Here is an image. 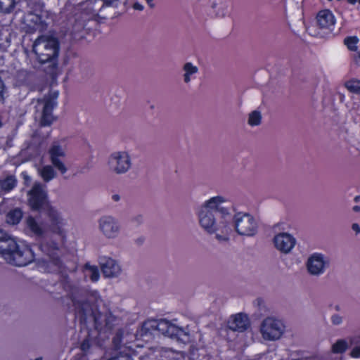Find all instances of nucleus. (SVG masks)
Wrapping results in <instances>:
<instances>
[{
	"label": "nucleus",
	"mask_w": 360,
	"mask_h": 360,
	"mask_svg": "<svg viewBox=\"0 0 360 360\" xmlns=\"http://www.w3.org/2000/svg\"><path fill=\"white\" fill-rule=\"evenodd\" d=\"M63 288L81 319L93 317L96 327L100 330H111L118 324V319L104 304L97 290L82 288L70 278H65Z\"/></svg>",
	"instance_id": "obj_1"
},
{
	"label": "nucleus",
	"mask_w": 360,
	"mask_h": 360,
	"mask_svg": "<svg viewBox=\"0 0 360 360\" xmlns=\"http://www.w3.org/2000/svg\"><path fill=\"white\" fill-rule=\"evenodd\" d=\"M233 203L223 195L211 197L199 207L198 219L200 226L208 234H215L218 240H228L232 229L230 224Z\"/></svg>",
	"instance_id": "obj_2"
},
{
	"label": "nucleus",
	"mask_w": 360,
	"mask_h": 360,
	"mask_svg": "<svg viewBox=\"0 0 360 360\" xmlns=\"http://www.w3.org/2000/svg\"><path fill=\"white\" fill-rule=\"evenodd\" d=\"M0 254L8 263L18 266H26L34 258L30 248H20L15 240L2 230H0Z\"/></svg>",
	"instance_id": "obj_3"
},
{
	"label": "nucleus",
	"mask_w": 360,
	"mask_h": 360,
	"mask_svg": "<svg viewBox=\"0 0 360 360\" xmlns=\"http://www.w3.org/2000/svg\"><path fill=\"white\" fill-rule=\"evenodd\" d=\"M33 51L37 56L40 63H49L50 74H53L57 63L56 58L58 56L59 42L58 39L52 35H41L33 44Z\"/></svg>",
	"instance_id": "obj_4"
},
{
	"label": "nucleus",
	"mask_w": 360,
	"mask_h": 360,
	"mask_svg": "<svg viewBox=\"0 0 360 360\" xmlns=\"http://www.w3.org/2000/svg\"><path fill=\"white\" fill-rule=\"evenodd\" d=\"M150 328L157 330L164 335L177 340L184 342L189 339V331L187 327H179L166 319H161L158 321L152 320L145 322L141 330L147 333Z\"/></svg>",
	"instance_id": "obj_5"
},
{
	"label": "nucleus",
	"mask_w": 360,
	"mask_h": 360,
	"mask_svg": "<svg viewBox=\"0 0 360 360\" xmlns=\"http://www.w3.org/2000/svg\"><path fill=\"white\" fill-rule=\"evenodd\" d=\"M132 158L127 150H117L110 154L107 165L110 172L122 175L127 174L132 167Z\"/></svg>",
	"instance_id": "obj_6"
},
{
	"label": "nucleus",
	"mask_w": 360,
	"mask_h": 360,
	"mask_svg": "<svg viewBox=\"0 0 360 360\" xmlns=\"http://www.w3.org/2000/svg\"><path fill=\"white\" fill-rule=\"evenodd\" d=\"M233 226L241 236L252 237L258 232V223L249 213L238 212L233 217Z\"/></svg>",
	"instance_id": "obj_7"
},
{
	"label": "nucleus",
	"mask_w": 360,
	"mask_h": 360,
	"mask_svg": "<svg viewBox=\"0 0 360 360\" xmlns=\"http://www.w3.org/2000/svg\"><path fill=\"white\" fill-rule=\"evenodd\" d=\"M27 202L30 207L34 211L45 210L50 206L46 186L35 182L27 193Z\"/></svg>",
	"instance_id": "obj_8"
},
{
	"label": "nucleus",
	"mask_w": 360,
	"mask_h": 360,
	"mask_svg": "<svg viewBox=\"0 0 360 360\" xmlns=\"http://www.w3.org/2000/svg\"><path fill=\"white\" fill-rule=\"evenodd\" d=\"M284 332L283 323L274 317L264 319L260 325V333L265 340H277L281 338Z\"/></svg>",
	"instance_id": "obj_9"
},
{
	"label": "nucleus",
	"mask_w": 360,
	"mask_h": 360,
	"mask_svg": "<svg viewBox=\"0 0 360 360\" xmlns=\"http://www.w3.org/2000/svg\"><path fill=\"white\" fill-rule=\"evenodd\" d=\"M330 265V258L319 252H315L309 255L305 262L307 273L315 277H319L325 274Z\"/></svg>",
	"instance_id": "obj_10"
},
{
	"label": "nucleus",
	"mask_w": 360,
	"mask_h": 360,
	"mask_svg": "<svg viewBox=\"0 0 360 360\" xmlns=\"http://www.w3.org/2000/svg\"><path fill=\"white\" fill-rule=\"evenodd\" d=\"M58 97L57 91L51 92L42 100L37 101L36 108L37 110H41V124L42 126H49L52 123L53 120L52 110L57 105Z\"/></svg>",
	"instance_id": "obj_11"
},
{
	"label": "nucleus",
	"mask_w": 360,
	"mask_h": 360,
	"mask_svg": "<svg viewBox=\"0 0 360 360\" xmlns=\"http://www.w3.org/2000/svg\"><path fill=\"white\" fill-rule=\"evenodd\" d=\"M98 229L105 238L112 240L119 237L122 226L116 217L108 214L98 219Z\"/></svg>",
	"instance_id": "obj_12"
},
{
	"label": "nucleus",
	"mask_w": 360,
	"mask_h": 360,
	"mask_svg": "<svg viewBox=\"0 0 360 360\" xmlns=\"http://www.w3.org/2000/svg\"><path fill=\"white\" fill-rule=\"evenodd\" d=\"M49 159L53 166L59 171L61 174L67 172L68 168L64 163L66 157L65 146L59 142L54 141L49 149Z\"/></svg>",
	"instance_id": "obj_13"
},
{
	"label": "nucleus",
	"mask_w": 360,
	"mask_h": 360,
	"mask_svg": "<svg viewBox=\"0 0 360 360\" xmlns=\"http://www.w3.org/2000/svg\"><path fill=\"white\" fill-rule=\"evenodd\" d=\"M272 242L274 248L281 253L288 255L297 244L295 237L288 232H280L274 235Z\"/></svg>",
	"instance_id": "obj_14"
},
{
	"label": "nucleus",
	"mask_w": 360,
	"mask_h": 360,
	"mask_svg": "<svg viewBox=\"0 0 360 360\" xmlns=\"http://www.w3.org/2000/svg\"><path fill=\"white\" fill-rule=\"evenodd\" d=\"M45 210L49 219L48 223H45L48 231L54 233L61 234L63 227L65 224V221L61 214L52 205L48 206Z\"/></svg>",
	"instance_id": "obj_15"
},
{
	"label": "nucleus",
	"mask_w": 360,
	"mask_h": 360,
	"mask_svg": "<svg viewBox=\"0 0 360 360\" xmlns=\"http://www.w3.org/2000/svg\"><path fill=\"white\" fill-rule=\"evenodd\" d=\"M25 232L36 239L44 238L48 229L44 222L38 221L32 216H28L25 221Z\"/></svg>",
	"instance_id": "obj_16"
},
{
	"label": "nucleus",
	"mask_w": 360,
	"mask_h": 360,
	"mask_svg": "<svg viewBox=\"0 0 360 360\" xmlns=\"http://www.w3.org/2000/svg\"><path fill=\"white\" fill-rule=\"evenodd\" d=\"M101 269L105 278H116L122 272L120 264L110 257L103 258L100 262Z\"/></svg>",
	"instance_id": "obj_17"
},
{
	"label": "nucleus",
	"mask_w": 360,
	"mask_h": 360,
	"mask_svg": "<svg viewBox=\"0 0 360 360\" xmlns=\"http://www.w3.org/2000/svg\"><path fill=\"white\" fill-rule=\"evenodd\" d=\"M39 249L44 253H46L50 258V262L53 264L58 269L62 268V262L56 253L58 250V244L56 242H51L49 243L46 241H42L39 245Z\"/></svg>",
	"instance_id": "obj_18"
},
{
	"label": "nucleus",
	"mask_w": 360,
	"mask_h": 360,
	"mask_svg": "<svg viewBox=\"0 0 360 360\" xmlns=\"http://www.w3.org/2000/svg\"><path fill=\"white\" fill-rule=\"evenodd\" d=\"M249 326L248 317L242 313L231 316L228 321V327L233 331L243 332Z\"/></svg>",
	"instance_id": "obj_19"
},
{
	"label": "nucleus",
	"mask_w": 360,
	"mask_h": 360,
	"mask_svg": "<svg viewBox=\"0 0 360 360\" xmlns=\"http://www.w3.org/2000/svg\"><path fill=\"white\" fill-rule=\"evenodd\" d=\"M46 18L47 15L43 12H41L40 14L30 13L27 15L26 20L30 22V26L33 30L43 32L46 30L48 26Z\"/></svg>",
	"instance_id": "obj_20"
},
{
	"label": "nucleus",
	"mask_w": 360,
	"mask_h": 360,
	"mask_svg": "<svg viewBox=\"0 0 360 360\" xmlns=\"http://www.w3.org/2000/svg\"><path fill=\"white\" fill-rule=\"evenodd\" d=\"M35 82L34 73L25 70H18L15 75V85L32 88Z\"/></svg>",
	"instance_id": "obj_21"
},
{
	"label": "nucleus",
	"mask_w": 360,
	"mask_h": 360,
	"mask_svg": "<svg viewBox=\"0 0 360 360\" xmlns=\"http://www.w3.org/2000/svg\"><path fill=\"white\" fill-rule=\"evenodd\" d=\"M316 21L319 28L330 30L335 25V20L329 10H323L317 14Z\"/></svg>",
	"instance_id": "obj_22"
},
{
	"label": "nucleus",
	"mask_w": 360,
	"mask_h": 360,
	"mask_svg": "<svg viewBox=\"0 0 360 360\" xmlns=\"http://www.w3.org/2000/svg\"><path fill=\"white\" fill-rule=\"evenodd\" d=\"M133 335L128 332L120 329L117 331L112 339V344L115 349H120L122 346L127 345L132 338Z\"/></svg>",
	"instance_id": "obj_23"
},
{
	"label": "nucleus",
	"mask_w": 360,
	"mask_h": 360,
	"mask_svg": "<svg viewBox=\"0 0 360 360\" xmlns=\"http://www.w3.org/2000/svg\"><path fill=\"white\" fill-rule=\"evenodd\" d=\"M183 80L185 84H189L192 77L198 72V68L191 62H187L182 67Z\"/></svg>",
	"instance_id": "obj_24"
},
{
	"label": "nucleus",
	"mask_w": 360,
	"mask_h": 360,
	"mask_svg": "<svg viewBox=\"0 0 360 360\" xmlns=\"http://www.w3.org/2000/svg\"><path fill=\"white\" fill-rule=\"evenodd\" d=\"M39 174L45 182H49L56 177L57 173L54 170L53 166L46 165L42 167L39 170Z\"/></svg>",
	"instance_id": "obj_25"
},
{
	"label": "nucleus",
	"mask_w": 360,
	"mask_h": 360,
	"mask_svg": "<svg viewBox=\"0 0 360 360\" xmlns=\"http://www.w3.org/2000/svg\"><path fill=\"white\" fill-rule=\"evenodd\" d=\"M85 276H89L91 281L96 282L100 278L98 268L95 265H91L86 263L84 266Z\"/></svg>",
	"instance_id": "obj_26"
},
{
	"label": "nucleus",
	"mask_w": 360,
	"mask_h": 360,
	"mask_svg": "<svg viewBox=\"0 0 360 360\" xmlns=\"http://www.w3.org/2000/svg\"><path fill=\"white\" fill-rule=\"evenodd\" d=\"M16 179L13 176H8L4 179H0V191L8 192L16 185Z\"/></svg>",
	"instance_id": "obj_27"
},
{
	"label": "nucleus",
	"mask_w": 360,
	"mask_h": 360,
	"mask_svg": "<svg viewBox=\"0 0 360 360\" xmlns=\"http://www.w3.org/2000/svg\"><path fill=\"white\" fill-rule=\"evenodd\" d=\"M22 217V212L19 208L11 210L6 215V222L15 225L18 224Z\"/></svg>",
	"instance_id": "obj_28"
},
{
	"label": "nucleus",
	"mask_w": 360,
	"mask_h": 360,
	"mask_svg": "<svg viewBox=\"0 0 360 360\" xmlns=\"http://www.w3.org/2000/svg\"><path fill=\"white\" fill-rule=\"evenodd\" d=\"M262 113L259 110H253L248 114V124L251 127H257L262 123Z\"/></svg>",
	"instance_id": "obj_29"
},
{
	"label": "nucleus",
	"mask_w": 360,
	"mask_h": 360,
	"mask_svg": "<svg viewBox=\"0 0 360 360\" xmlns=\"http://www.w3.org/2000/svg\"><path fill=\"white\" fill-rule=\"evenodd\" d=\"M349 342L351 345L354 346L350 352L349 355L352 358H360V345H358V344L360 343V335L350 338Z\"/></svg>",
	"instance_id": "obj_30"
},
{
	"label": "nucleus",
	"mask_w": 360,
	"mask_h": 360,
	"mask_svg": "<svg viewBox=\"0 0 360 360\" xmlns=\"http://www.w3.org/2000/svg\"><path fill=\"white\" fill-rule=\"evenodd\" d=\"M348 347V344L345 340H338L332 345L331 350L335 354H342L345 352Z\"/></svg>",
	"instance_id": "obj_31"
},
{
	"label": "nucleus",
	"mask_w": 360,
	"mask_h": 360,
	"mask_svg": "<svg viewBox=\"0 0 360 360\" xmlns=\"http://www.w3.org/2000/svg\"><path fill=\"white\" fill-rule=\"evenodd\" d=\"M345 86L352 93L360 94V80H349L345 83Z\"/></svg>",
	"instance_id": "obj_32"
},
{
	"label": "nucleus",
	"mask_w": 360,
	"mask_h": 360,
	"mask_svg": "<svg viewBox=\"0 0 360 360\" xmlns=\"http://www.w3.org/2000/svg\"><path fill=\"white\" fill-rule=\"evenodd\" d=\"M212 8H217L215 13L216 15L219 18H224L229 15L227 6L223 4H219L217 5L214 4L212 5Z\"/></svg>",
	"instance_id": "obj_33"
},
{
	"label": "nucleus",
	"mask_w": 360,
	"mask_h": 360,
	"mask_svg": "<svg viewBox=\"0 0 360 360\" xmlns=\"http://www.w3.org/2000/svg\"><path fill=\"white\" fill-rule=\"evenodd\" d=\"M359 41V39L356 37H346L344 40L345 44L347 46V48L350 51H356L357 46L356 44Z\"/></svg>",
	"instance_id": "obj_34"
},
{
	"label": "nucleus",
	"mask_w": 360,
	"mask_h": 360,
	"mask_svg": "<svg viewBox=\"0 0 360 360\" xmlns=\"http://www.w3.org/2000/svg\"><path fill=\"white\" fill-rule=\"evenodd\" d=\"M14 0H0V11L2 10L5 12H10L14 7Z\"/></svg>",
	"instance_id": "obj_35"
},
{
	"label": "nucleus",
	"mask_w": 360,
	"mask_h": 360,
	"mask_svg": "<svg viewBox=\"0 0 360 360\" xmlns=\"http://www.w3.org/2000/svg\"><path fill=\"white\" fill-rule=\"evenodd\" d=\"M330 322L333 326H340L343 323V317L338 314H333L330 316Z\"/></svg>",
	"instance_id": "obj_36"
},
{
	"label": "nucleus",
	"mask_w": 360,
	"mask_h": 360,
	"mask_svg": "<svg viewBox=\"0 0 360 360\" xmlns=\"http://www.w3.org/2000/svg\"><path fill=\"white\" fill-rule=\"evenodd\" d=\"M143 221V215L141 214H136L131 218V221L137 225L141 224Z\"/></svg>",
	"instance_id": "obj_37"
},
{
	"label": "nucleus",
	"mask_w": 360,
	"mask_h": 360,
	"mask_svg": "<svg viewBox=\"0 0 360 360\" xmlns=\"http://www.w3.org/2000/svg\"><path fill=\"white\" fill-rule=\"evenodd\" d=\"M90 347L91 344L89 340L87 338L84 340L82 343L81 344V349L84 352H87Z\"/></svg>",
	"instance_id": "obj_38"
},
{
	"label": "nucleus",
	"mask_w": 360,
	"mask_h": 360,
	"mask_svg": "<svg viewBox=\"0 0 360 360\" xmlns=\"http://www.w3.org/2000/svg\"><path fill=\"white\" fill-rule=\"evenodd\" d=\"M353 59L356 65L360 66V51L354 54Z\"/></svg>",
	"instance_id": "obj_39"
},
{
	"label": "nucleus",
	"mask_w": 360,
	"mask_h": 360,
	"mask_svg": "<svg viewBox=\"0 0 360 360\" xmlns=\"http://www.w3.org/2000/svg\"><path fill=\"white\" fill-rule=\"evenodd\" d=\"M352 229L358 234L360 233V225L357 223H354L352 224Z\"/></svg>",
	"instance_id": "obj_40"
},
{
	"label": "nucleus",
	"mask_w": 360,
	"mask_h": 360,
	"mask_svg": "<svg viewBox=\"0 0 360 360\" xmlns=\"http://www.w3.org/2000/svg\"><path fill=\"white\" fill-rule=\"evenodd\" d=\"M133 8L135 9V10H137V11H143V6L139 3V2H135L134 4H133Z\"/></svg>",
	"instance_id": "obj_41"
},
{
	"label": "nucleus",
	"mask_w": 360,
	"mask_h": 360,
	"mask_svg": "<svg viewBox=\"0 0 360 360\" xmlns=\"http://www.w3.org/2000/svg\"><path fill=\"white\" fill-rule=\"evenodd\" d=\"M103 1H104L105 4H106L108 6H117L116 2L118 0H103Z\"/></svg>",
	"instance_id": "obj_42"
},
{
	"label": "nucleus",
	"mask_w": 360,
	"mask_h": 360,
	"mask_svg": "<svg viewBox=\"0 0 360 360\" xmlns=\"http://www.w3.org/2000/svg\"><path fill=\"white\" fill-rule=\"evenodd\" d=\"M112 199L115 202H118L120 200V195L118 194H114L112 195Z\"/></svg>",
	"instance_id": "obj_43"
},
{
	"label": "nucleus",
	"mask_w": 360,
	"mask_h": 360,
	"mask_svg": "<svg viewBox=\"0 0 360 360\" xmlns=\"http://www.w3.org/2000/svg\"><path fill=\"white\" fill-rule=\"evenodd\" d=\"M146 3L148 4L150 8H153L155 6V4L153 3V0H145Z\"/></svg>",
	"instance_id": "obj_44"
},
{
	"label": "nucleus",
	"mask_w": 360,
	"mask_h": 360,
	"mask_svg": "<svg viewBox=\"0 0 360 360\" xmlns=\"http://www.w3.org/2000/svg\"><path fill=\"white\" fill-rule=\"evenodd\" d=\"M353 210L356 212H360V206L356 205L353 207Z\"/></svg>",
	"instance_id": "obj_45"
},
{
	"label": "nucleus",
	"mask_w": 360,
	"mask_h": 360,
	"mask_svg": "<svg viewBox=\"0 0 360 360\" xmlns=\"http://www.w3.org/2000/svg\"><path fill=\"white\" fill-rule=\"evenodd\" d=\"M348 1L352 4H354L356 2H358L360 4V0H348Z\"/></svg>",
	"instance_id": "obj_46"
},
{
	"label": "nucleus",
	"mask_w": 360,
	"mask_h": 360,
	"mask_svg": "<svg viewBox=\"0 0 360 360\" xmlns=\"http://www.w3.org/2000/svg\"><path fill=\"white\" fill-rule=\"evenodd\" d=\"M335 311H340V305H335Z\"/></svg>",
	"instance_id": "obj_47"
},
{
	"label": "nucleus",
	"mask_w": 360,
	"mask_h": 360,
	"mask_svg": "<svg viewBox=\"0 0 360 360\" xmlns=\"http://www.w3.org/2000/svg\"><path fill=\"white\" fill-rule=\"evenodd\" d=\"M359 200H360V196H356V197L354 198V201H355V202H358Z\"/></svg>",
	"instance_id": "obj_48"
},
{
	"label": "nucleus",
	"mask_w": 360,
	"mask_h": 360,
	"mask_svg": "<svg viewBox=\"0 0 360 360\" xmlns=\"http://www.w3.org/2000/svg\"><path fill=\"white\" fill-rule=\"evenodd\" d=\"M108 360H120V358L119 357H113V358H111Z\"/></svg>",
	"instance_id": "obj_49"
},
{
	"label": "nucleus",
	"mask_w": 360,
	"mask_h": 360,
	"mask_svg": "<svg viewBox=\"0 0 360 360\" xmlns=\"http://www.w3.org/2000/svg\"><path fill=\"white\" fill-rule=\"evenodd\" d=\"M277 227H278V224L274 226V229H276Z\"/></svg>",
	"instance_id": "obj_50"
}]
</instances>
